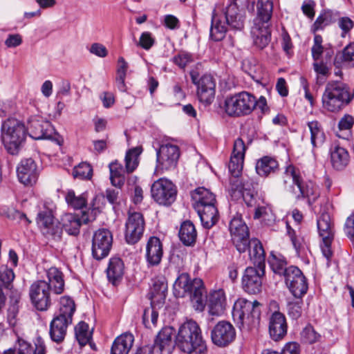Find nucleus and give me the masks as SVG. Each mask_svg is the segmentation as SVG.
Segmentation results:
<instances>
[{"instance_id":"nucleus-5","label":"nucleus","mask_w":354,"mask_h":354,"mask_svg":"<svg viewBox=\"0 0 354 354\" xmlns=\"http://www.w3.org/2000/svg\"><path fill=\"white\" fill-rule=\"evenodd\" d=\"M353 99L354 88L341 81H330L322 94V108L330 113H337L349 105Z\"/></svg>"},{"instance_id":"nucleus-43","label":"nucleus","mask_w":354,"mask_h":354,"mask_svg":"<svg viewBox=\"0 0 354 354\" xmlns=\"http://www.w3.org/2000/svg\"><path fill=\"white\" fill-rule=\"evenodd\" d=\"M254 218L261 219V222L268 226H272L275 222V215L271 207L268 205H260L257 203L255 206Z\"/></svg>"},{"instance_id":"nucleus-19","label":"nucleus","mask_w":354,"mask_h":354,"mask_svg":"<svg viewBox=\"0 0 354 354\" xmlns=\"http://www.w3.org/2000/svg\"><path fill=\"white\" fill-rule=\"evenodd\" d=\"M229 230L233 244L240 253L245 252L250 244L249 230L241 216H234L230 222Z\"/></svg>"},{"instance_id":"nucleus-1","label":"nucleus","mask_w":354,"mask_h":354,"mask_svg":"<svg viewBox=\"0 0 354 354\" xmlns=\"http://www.w3.org/2000/svg\"><path fill=\"white\" fill-rule=\"evenodd\" d=\"M245 151L246 146L243 139L236 138L228 165L230 173L229 193L233 199L243 198L248 207H254L258 198L257 183L252 178L241 176Z\"/></svg>"},{"instance_id":"nucleus-46","label":"nucleus","mask_w":354,"mask_h":354,"mask_svg":"<svg viewBox=\"0 0 354 354\" xmlns=\"http://www.w3.org/2000/svg\"><path fill=\"white\" fill-rule=\"evenodd\" d=\"M268 263L274 273L283 277L286 275L288 267H287V261L283 256L276 255L272 252Z\"/></svg>"},{"instance_id":"nucleus-28","label":"nucleus","mask_w":354,"mask_h":354,"mask_svg":"<svg viewBox=\"0 0 354 354\" xmlns=\"http://www.w3.org/2000/svg\"><path fill=\"white\" fill-rule=\"evenodd\" d=\"M73 322L55 316L50 323L49 335L52 341L62 343L66 335L67 328Z\"/></svg>"},{"instance_id":"nucleus-63","label":"nucleus","mask_w":354,"mask_h":354,"mask_svg":"<svg viewBox=\"0 0 354 354\" xmlns=\"http://www.w3.org/2000/svg\"><path fill=\"white\" fill-rule=\"evenodd\" d=\"M89 52L99 57H105L108 55L106 48L102 44L93 43L89 49Z\"/></svg>"},{"instance_id":"nucleus-25","label":"nucleus","mask_w":354,"mask_h":354,"mask_svg":"<svg viewBox=\"0 0 354 354\" xmlns=\"http://www.w3.org/2000/svg\"><path fill=\"white\" fill-rule=\"evenodd\" d=\"M95 220V216L91 218L84 212L81 218L78 215L66 213L61 218V225L62 230H64L69 235L76 236L80 233V229L82 223L87 224L90 221Z\"/></svg>"},{"instance_id":"nucleus-34","label":"nucleus","mask_w":354,"mask_h":354,"mask_svg":"<svg viewBox=\"0 0 354 354\" xmlns=\"http://www.w3.org/2000/svg\"><path fill=\"white\" fill-rule=\"evenodd\" d=\"M134 337L130 333H124L116 337L113 342L111 354H128L133 346Z\"/></svg>"},{"instance_id":"nucleus-6","label":"nucleus","mask_w":354,"mask_h":354,"mask_svg":"<svg viewBox=\"0 0 354 354\" xmlns=\"http://www.w3.org/2000/svg\"><path fill=\"white\" fill-rule=\"evenodd\" d=\"M225 21H222L214 10L212 14L209 30L210 39L214 41L223 40L227 30V26L232 30H241L244 27L245 17L237 3H229L224 12Z\"/></svg>"},{"instance_id":"nucleus-48","label":"nucleus","mask_w":354,"mask_h":354,"mask_svg":"<svg viewBox=\"0 0 354 354\" xmlns=\"http://www.w3.org/2000/svg\"><path fill=\"white\" fill-rule=\"evenodd\" d=\"M65 199L69 206L75 209H82L86 207L87 203V194L82 193L76 196L73 190H68Z\"/></svg>"},{"instance_id":"nucleus-7","label":"nucleus","mask_w":354,"mask_h":354,"mask_svg":"<svg viewBox=\"0 0 354 354\" xmlns=\"http://www.w3.org/2000/svg\"><path fill=\"white\" fill-rule=\"evenodd\" d=\"M261 304L244 298L238 299L234 304L232 317L236 326L242 333L256 328L261 319Z\"/></svg>"},{"instance_id":"nucleus-16","label":"nucleus","mask_w":354,"mask_h":354,"mask_svg":"<svg viewBox=\"0 0 354 354\" xmlns=\"http://www.w3.org/2000/svg\"><path fill=\"white\" fill-rule=\"evenodd\" d=\"M283 279L286 286L296 299H301L307 293L308 279L298 267L289 266L288 272Z\"/></svg>"},{"instance_id":"nucleus-27","label":"nucleus","mask_w":354,"mask_h":354,"mask_svg":"<svg viewBox=\"0 0 354 354\" xmlns=\"http://www.w3.org/2000/svg\"><path fill=\"white\" fill-rule=\"evenodd\" d=\"M269 334L272 339L279 341L283 339L288 331L286 318L281 312L275 311L269 319Z\"/></svg>"},{"instance_id":"nucleus-10","label":"nucleus","mask_w":354,"mask_h":354,"mask_svg":"<svg viewBox=\"0 0 354 354\" xmlns=\"http://www.w3.org/2000/svg\"><path fill=\"white\" fill-rule=\"evenodd\" d=\"M256 108V97L247 91L227 96L224 102L227 115L241 117L250 115Z\"/></svg>"},{"instance_id":"nucleus-50","label":"nucleus","mask_w":354,"mask_h":354,"mask_svg":"<svg viewBox=\"0 0 354 354\" xmlns=\"http://www.w3.org/2000/svg\"><path fill=\"white\" fill-rule=\"evenodd\" d=\"M15 273L12 268H9L7 265H1L0 266V286L6 289H11L12 288V281L15 279Z\"/></svg>"},{"instance_id":"nucleus-9","label":"nucleus","mask_w":354,"mask_h":354,"mask_svg":"<svg viewBox=\"0 0 354 354\" xmlns=\"http://www.w3.org/2000/svg\"><path fill=\"white\" fill-rule=\"evenodd\" d=\"M1 140L7 151L11 155H17L26 138V128L20 120L9 118L1 124Z\"/></svg>"},{"instance_id":"nucleus-20","label":"nucleus","mask_w":354,"mask_h":354,"mask_svg":"<svg viewBox=\"0 0 354 354\" xmlns=\"http://www.w3.org/2000/svg\"><path fill=\"white\" fill-rule=\"evenodd\" d=\"M113 244V235L110 230L101 228L95 231L92 239V255L96 260L107 257Z\"/></svg>"},{"instance_id":"nucleus-55","label":"nucleus","mask_w":354,"mask_h":354,"mask_svg":"<svg viewBox=\"0 0 354 354\" xmlns=\"http://www.w3.org/2000/svg\"><path fill=\"white\" fill-rule=\"evenodd\" d=\"M302 298L297 301H289L287 305L288 314L292 319H298L302 315Z\"/></svg>"},{"instance_id":"nucleus-54","label":"nucleus","mask_w":354,"mask_h":354,"mask_svg":"<svg viewBox=\"0 0 354 354\" xmlns=\"http://www.w3.org/2000/svg\"><path fill=\"white\" fill-rule=\"evenodd\" d=\"M174 64L180 68H185L189 64L194 61L193 55L186 51H180L171 59Z\"/></svg>"},{"instance_id":"nucleus-29","label":"nucleus","mask_w":354,"mask_h":354,"mask_svg":"<svg viewBox=\"0 0 354 354\" xmlns=\"http://www.w3.org/2000/svg\"><path fill=\"white\" fill-rule=\"evenodd\" d=\"M167 291V284L164 280L156 279L153 281L149 292L150 304L153 308L162 307L165 301Z\"/></svg>"},{"instance_id":"nucleus-17","label":"nucleus","mask_w":354,"mask_h":354,"mask_svg":"<svg viewBox=\"0 0 354 354\" xmlns=\"http://www.w3.org/2000/svg\"><path fill=\"white\" fill-rule=\"evenodd\" d=\"M50 286L46 281L37 280L29 288V297L32 306L39 311H45L51 306Z\"/></svg>"},{"instance_id":"nucleus-32","label":"nucleus","mask_w":354,"mask_h":354,"mask_svg":"<svg viewBox=\"0 0 354 354\" xmlns=\"http://www.w3.org/2000/svg\"><path fill=\"white\" fill-rule=\"evenodd\" d=\"M255 169L261 177H268L279 171V164L277 160L272 156H264L257 160Z\"/></svg>"},{"instance_id":"nucleus-15","label":"nucleus","mask_w":354,"mask_h":354,"mask_svg":"<svg viewBox=\"0 0 354 354\" xmlns=\"http://www.w3.org/2000/svg\"><path fill=\"white\" fill-rule=\"evenodd\" d=\"M180 157V149L177 145L171 144L162 145L156 149V172L162 173L165 171L174 169Z\"/></svg>"},{"instance_id":"nucleus-41","label":"nucleus","mask_w":354,"mask_h":354,"mask_svg":"<svg viewBox=\"0 0 354 354\" xmlns=\"http://www.w3.org/2000/svg\"><path fill=\"white\" fill-rule=\"evenodd\" d=\"M59 306L55 316L73 322V316L75 312V304L73 299L68 296H63L59 299Z\"/></svg>"},{"instance_id":"nucleus-18","label":"nucleus","mask_w":354,"mask_h":354,"mask_svg":"<svg viewBox=\"0 0 354 354\" xmlns=\"http://www.w3.org/2000/svg\"><path fill=\"white\" fill-rule=\"evenodd\" d=\"M145 221L142 213L129 212L124 231V240L129 245L137 243L142 237Z\"/></svg>"},{"instance_id":"nucleus-44","label":"nucleus","mask_w":354,"mask_h":354,"mask_svg":"<svg viewBox=\"0 0 354 354\" xmlns=\"http://www.w3.org/2000/svg\"><path fill=\"white\" fill-rule=\"evenodd\" d=\"M110 180L112 185L121 188L124 183V169L118 161L109 164Z\"/></svg>"},{"instance_id":"nucleus-52","label":"nucleus","mask_w":354,"mask_h":354,"mask_svg":"<svg viewBox=\"0 0 354 354\" xmlns=\"http://www.w3.org/2000/svg\"><path fill=\"white\" fill-rule=\"evenodd\" d=\"M60 225L61 223L55 222L47 227H43L41 232L48 239L59 241L61 239L63 230Z\"/></svg>"},{"instance_id":"nucleus-30","label":"nucleus","mask_w":354,"mask_h":354,"mask_svg":"<svg viewBox=\"0 0 354 354\" xmlns=\"http://www.w3.org/2000/svg\"><path fill=\"white\" fill-rule=\"evenodd\" d=\"M249 243L247 250H249L250 260L253 267L265 269L266 253L261 241L257 239H249Z\"/></svg>"},{"instance_id":"nucleus-22","label":"nucleus","mask_w":354,"mask_h":354,"mask_svg":"<svg viewBox=\"0 0 354 354\" xmlns=\"http://www.w3.org/2000/svg\"><path fill=\"white\" fill-rule=\"evenodd\" d=\"M174 333L173 327H163L156 336L153 346H149L152 350L151 354H171L176 347L173 341Z\"/></svg>"},{"instance_id":"nucleus-39","label":"nucleus","mask_w":354,"mask_h":354,"mask_svg":"<svg viewBox=\"0 0 354 354\" xmlns=\"http://www.w3.org/2000/svg\"><path fill=\"white\" fill-rule=\"evenodd\" d=\"M48 283L53 292L57 295L62 294L64 290V280L63 273L58 268L51 267L46 272Z\"/></svg>"},{"instance_id":"nucleus-23","label":"nucleus","mask_w":354,"mask_h":354,"mask_svg":"<svg viewBox=\"0 0 354 354\" xmlns=\"http://www.w3.org/2000/svg\"><path fill=\"white\" fill-rule=\"evenodd\" d=\"M265 274V269L248 266L245 268L242 277L243 290L252 295H256L261 291L262 279Z\"/></svg>"},{"instance_id":"nucleus-8","label":"nucleus","mask_w":354,"mask_h":354,"mask_svg":"<svg viewBox=\"0 0 354 354\" xmlns=\"http://www.w3.org/2000/svg\"><path fill=\"white\" fill-rule=\"evenodd\" d=\"M174 293L176 297H189L196 310L204 309L207 295L201 279H191L188 273L180 274L174 283Z\"/></svg>"},{"instance_id":"nucleus-59","label":"nucleus","mask_w":354,"mask_h":354,"mask_svg":"<svg viewBox=\"0 0 354 354\" xmlns=\"http://www.w3.org/2000/svg\"><path fill=\"white\" fill-rule=\"evenodd\" d=\"M322 37L319 35H315L314 37V44L311 48L312 56L314 60H319L323 53L324 47L322 46Z\"/></svg>"},{"instance_id":"nucleus-61","label":"nucleus","mask_w":354,"mask_h":354,"mask_svg":"<svg viewBox=\"0 0 354 354\" xmlns=\"http://www.w3.org/2000/svg\"><path fill=\"white\" fill-rule=\"evenodd\" d=\"M154 39L152 37L151 33L149 32H144L141 34L138 46L145 50L150 49L154 44Z\"/></svg>"},{"instance_id":"nucleus-31","label":"nucleus","mask_w":354,"mask_h":354,"mask_svg":"<svg viewBox=\"0 0 354 354\" xmlns=\"http://www.w3.org/2000/svg\"><path fill=\"white\" fill-rule=\"evenodd\" d=\"M124 274V264L122 259L117 257H111L106 268L109 282L115 286H118L122 281Z\"/></svg>"},{"instance_id":"nucleus-2","label":"nucleus","mask_w":354,"mask_h":354,"mask_svg":"<svg viewBox=\"0 0 354 354\" xmlns=\"http://www.w3.org/2000/svg\"><path fill=\"white\" fill-rule=\"evenodd\" d=\"M283 186L297 201L306 198L310 205L320 196L319 189L313 181H304L300 169L290 164L285 168L283 174Z\"/></svg>"},{"instance_id":"nucleus-26","label":"nucleus","mask_w":354,"mask_h":354,"mask_svg":"<svg viewBox=\"0 0 354 354\" xmlns=\"http://www.w3.org/2000/svg\"><path fill=\"white\" fill-rule=\"evenodd\" d=\"M163 257V245L157 236H150L146 244L145 259L148 267L158 266Z\"/></svg>"},{"instance_id":"nucleus-4","label":"nucleus","mask_w":354,"mask_h":354,"mask_svg":"<svg viewBox=\"0 0 354 354\" xmlns=\"http://www.w3.org/2000/svg\"><path fill=\"white\" fill-rule=\"evenodd\" d=\"M273 12L272 0H257V16L253 20L251 35L254 45L259 48H266L271 39L270 19Z\"/></svg>"},{"instance_id":"nucleus-24","label":"nucleus","mask_w":354,"mask_h":354,"mask_svg":"<svg viewBox=\"0 0 354 354\" xmlns=\"http://www.w3.org/2000/svg\"><path fill=\"white\" fill-rule=\"evenodd\" d=\"M17 174L19 180L21 183L32 186L37 180L39 169L32 158H25L21 160L17 166Z\"/></svg>"},{"instance_id":"nucleus-62","label":"nucleus","mask_w":354,"mask_h":354,"mask_svg":"<svg viewBox=\"0 0 354 354\" xmlns=\"http://www.w3.org/2000/svg\"><path fill=\"white\" fill-rule=\"evenodd\" d=\"M342 57L345 62L354 65V41L348 44L343 49Z\"/></svg>"},{"instance_id":"nucleus-47","label":"nucleus","mask_w":354,"mask_h":354,"mask_svg":"<svg viewBox=\"0 0 354 354\" xmlns=\"http://www.w3.org/2000/svg\"><path fill=\"white\" fill-rule=\"evenodd\" d=\"M142 151V147L129 149L125 156V168L128 173L133 172L138 165V156Z\"/></svg>"},{"instance_id":"nucleus-53","label":"nucleus","mask_w":354,"mask_h":354,"mask_svg":"<svg viewBox=\"0 0 354 354\" xmlns=\"http://www.w3.org/2000/svg\"><path fill=\"white\" fill-rule=\"evenodd\" d=\"M93 169L91 166L86 162H82L78 166L75 167L73 170L74 178L80 179H90L92 177Z\"/></svg>"},{"instance_id":"nucleus-36","label":"nucleus","mask_w":354,"mask_h":354,"mask_svg":"<svg viewBox=\"0 0 354 354\" xmlns=\"http://www.w3.org/2000/svg\"><path fill=\"white\" fill-rule=\"evenodd\" d=\"M196 211L200 216L202 225L206 229H210L218 220V212L215 204L205 205Z\"/></svg>"},{"instance_id":"nucleus-60","label":"nucleus","mask_w":354,"mask_h":354,"mask_svg":"<svg viewBox=\"0 0 354 354\" xmlns=\"http://www.w3.org/2000/svg\"><path fill=\"white\" fill-rule=\"evenodd\" d=\"M338 26L342 30L341 36L345 37L353 28L354 22L348 17H340L338 21Z\"/></svg>"},{"instance_id":"nucleus-33","label":"nucleus","mask_w":354,"mask_h":354,"mask_svg":"<svg viewBox=\"0 0 354 354\" xmlns=\"http://www.w3.org/2000/svg\"><path fill=\"white\" fill-rule=\"evenodd\" d=\"M330 162L333 167L336 170H343L349 163L350 156L348 151L339 145H335L330 150Z\"/></svg>"},{"instance_id":"nucleus-51","label":"nucleus","mask_w":354,"mask_h":354,"mask_svg":"<svg viewBox=\"0 0 354 354\" xmlns=\"http://www.w3.org/2000/svg\"><path fill=\"white\" fill-rule=\"evenodd\" d=\"M160 308H153L151 306V308H147L144 310L142 315V323L147 328H151V327L156 326L158 318V312L157 309Z\"/></svg>"},{"instance_id":"nucleus-56","label":"nucleus","mask_w":354,"mask_h":354,"mask_svg":"<svg viewBox=\"0 0 354 354\" xmlns=\"http://www.w3.org/2000/svg\"><path fill=\"white\" fill-rule=\"evenodd\" d=\"M55 222L51 209H45L38 213L37 223L39 225L41 230H43V227H47Z\"/></svg>"},{"instance_id":"nucleus-21","label":"nucleus","mask_w":354,"mask_h":354,"mask_svg":"<svg viewBox=\"0 0 354 354\" xmlns=\"http://www.w3.org/2000/svg\"><path fill=\"white\" fill-rule=\"evenodd\" d=\"M236 336L234 326L227 321L218 322L211 330L212 343L220 348L228 346L235 340Z\"/></svg>"},{"instance_id":"nucleus-12","label":"nucleus","mask_w":354,"mask_h":354,"mask_svg":"<svg viewBox=\"0 0 354 354\" xmlns=\"http://www.w3.org/2000/svg\"><path fill=\"white\" fill-rule=\"evenodd\" d=\"M192 82L196 86V94L199 101L209 105L214 100L216 93V82L212 75L205 74L199 77L197 71L192 70L189 73Z\"/></svg>"},{"instance_id":"nucleus-11","label":"nucleus","mask_w":354,"mask_h":354,"mask_svg":"<svg viewBox=\"0 0 354 354\" xmlns=\"http://www.w3.org/2000/svg\"><path fill=\"white\" fill-rule=\"evenodd\" d=\"M34 140H50L62 145V139L51 123L39 115L31 116L28 120L26 132Z\"/></svg>"},{"instance_id":"nucleus-38","label":"nucleus","mask_w":354,"mask_h":354,"mask_svg":"<svg viewBox=\"0 0 354 354\" xmlns=\"http://www.w3.org/2000/svg\"><path fill=\"white\" fill-rule=\"evenodd\" d=\"M192 197L194 201V207L195 209L203 208L205 205L215 204L216 198L213 193L204 187L196 189L192 194Z\"/></svg>"},{"instance_id":"nucleus-3","label":"nucleus","mask_w":354,"mask_h":354,"mask_svg":"<svg viewBox=\"0 0 354 354\" xmlns=\"http://www.w3.org/2000/svg\"><path fill=\"white\" fill-rule=\"evenodd\" d=\"M176 348L184 354H207L208 347L198 324L189 319L183 323L175 336Z\"/></svg>"},{"instance_id":"nucleus-57","label":"nucleus","mask_w":354,"mask_h":354,"mask_svg":"<svg viewBox=\"0 0 354 354\" xmlns=\"http://www.w3.org/2000/svg\"><path fill=\"white\" fill-rule=\"evenodd\" d=\"M262 354H300V345L295 342H289L286 344L281 353L267 349L264 350Z\"/></svg>"},{"instance_id":"nucleus-64","label":"nucleus","mask_w":354,"mask_h":354,"mask_svg":"<svg viewBox=\"0 0 354 354\" xmlns=\"http://www.w3.org/2000/svg\"><path fill=\"white\" fill-rule=\"evenodd\" d=\"M344 232L346 236L354 241V213L348 216L345 223Z\"/></svg>"},{"instance_id":"nucleus-58","label":"nucleus","mask_w":354,"mask_h":354,"mask_svg":"<svg viewBox=\"0 0 354 354\" xmlns=\"http://www.w3.org/2000/svg\"><path fill=\"white\" fill-rule=\"evenodd\" d=\"M302 339L308 344H313L317 342L320 338V335L318 334L313 327L310 325L306 326L302 330L301 333Z\"/></svg>"},{"instance_id":"nucleus-35","label":"nucleus","mask_w":354,"mask_h":354,"mask_svg":"<svg viewBox=\"0 0 354 354\" xmlns=\"http://www.w3.org/2000/svg\"><path fill=\"white\" fill-rule=\"evenodd\" d=\"M226 306L225 292L222 289L214 290L210 294L209 299V313L220 315L224 313Z\"/></svg>"},{"instance_id":"nucleus-37","label":"nucleus","mask_w":354,"mask_h":354,"mask_svg":"<svg viewBox=\"0 0 354 354\" xmlns=\"http://www.w3.org/2000/svg\"><path fill=\"white\" fill-rule=\"evenodd\" d=\"M180 241L185 246H193L197 239V232L194 223L187 220L183 221L178 232Z\"/></svg>"},{"instance_id":"nucleus-13","label":"nucleus","mask_w":354,"mask_h":354,"mask_svg":"<svg viewBox=\"0 0 354 354\" xmlns=\"http://www.w3.org/2000/svg\"><path fill=\"white\" fill-rule=\"evenodd\" d=\"M317 225L319 235L322 239V243L320 245L322 254L329 261L333 257L331 244L335 236L334 225L330 214L325 212L322 213L317 218Z\"/></svg>"},{"instance_id":"nucleus-45","label":"nucleus","mask_w":354,"mask_h":354,"mask_svg":"<svg viewBox=\"0 0 354 354\" xmlns=\"http://www.w3.org/2000/svg\"><path fill=\"white\" fill-rule=\"evenodd\" d=\"M354 125V117L352 115L344 114L338 122V129L341 133L337 136L343 139L348 140L352 136V129Z\"/></svg>"},{"instance_id":"nucleus-42","label":"nucleus","mask_w":354,"mask_h":354,"mask_svg":"<svg viewBox=\"0 0 354 354\" xmlns=\"http://www.w3.org/2000/svg\"><path fill=\"white\" fill-rule=\"evenodd\" d=\"M310 132V142L313 147L322 145L326 139L323 127L317 120H313L307 123Z\"/></svg>"},{"instance_id":"nucleus-14","label":"nucleus","mask_w":354,"mask_h":354,"mask_svg":"<svg viewBox=\"0 0 354 354\" xmlns=\"http://www.w3.org/2000/svg\"><path fill=\"white\" fill-rule=\"evenodd\" d=\"M151 193L153 199L159 205H171L176 199V186L167 178H160L151 185Z\"/></svg>"},{"instance_id":"nucleus-49","label":"nucleus","mask_w":354,"mask_h":354,"mask_svg":"<svg viewBox=\"0 0 354 354\" xmlns=\"http://www.w3.org/2000/svg\"><path fill=\"white\" fill-rule=\"evenodd\" d=\"M75 337L81 346H85L91 338V333L88 330V325L84 322H80L75 327Z\"/></svg>"},{"instance_id":"nucleus-40","label":"nucleus","mask_w":354,"mask_h":354,"mask_svg":"<svg viewBox=\"0 0 354 354\" xmlns=\"http://www.w3.org/2000/svg\"><path fill=\"white\" fill-rule=\"evenodd\" d=\"M18 354H45V345L41 337H38L35 346L23 339L18 338Z\"/></svg>"}]
</instances>
